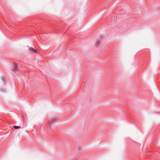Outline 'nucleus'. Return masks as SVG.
Masks as SVG:
<instances>
[{
  "label": "nucleus",
  "instance_id": "nucleus-8",
  "mask_svg": "<svg viewBox=\"0 0 160 160\" xmlns=\"http://www.w3.org/2000/svg\"><path fill=\"white\" fill-rule=\"evenodd\" d=\"M139 9L140 10V11H141V8H139ZM141 11H140V12H139V14H141Z\"/></svg>",
  "mask_w": 160,
  "mask_h": 160
},
{
  "label": "nucleus",
  "instance_id": "nucleus-4",
  "mask_svg": "<svg viewBox=\"0 0 160 160\" xmlns=\"http://www.w3.org/2000/svg\"><path fill=\"white\" fill-rule=\"evenodd\" d=\"M101 42L99 40H98L95 43V45L97 47H98L99 46V45L100 44Z\"/></svg>",
  "mask_w": 160,
  "mask_h": 160
},
{
  "label": "nucleus",
  "instance_id": "nucleus-6",
  "mask_svg": "<svg viewBox=\"0 0 160 160\" xmlns=\"http://www.w3.org/2000/svg\"><path fill=\"white\" fill-rule=\"evenodd\" d=\"M13 127L15 129H17L21 128V127L19 126H17L15 125Z\"/></svg>",
  "mask_w": 160,
  "mask_h": 160
},
{
  "label": "nucleus",
  "instance_id": "nucleus-9",
  "mask_svg": "<svg viewBox=\"0 0 160 160\" xmlns=\"http://www.w3.org/2000/svg\"><path fill=\"white\" fill-rule=\"evenodd\" d=\"M100 39H101V40L102 39H103V38H102V37H100Z\"/></svg>",
  "mask_w": 160,
  "mask_h": 160
},
{
  "label": "nucleus",
  "instance_id": "nucleus-5",
  "mask_svg": "<svg viewBox=\"0 0 160 160\" xmlns=\"http://www.w3.org/2000/svg\"><path fill=\"white\" fill-rule=\"evenodd\" d=\"M29 50L31 51L32 52H36V50L32 48H29Z\"/></svg>",
  "mask_w": 160,
  "mask_h": 160
},
{
  "label": "nucleus",
  "instance_id": "nucleus-7",
  "mask_svg": "<svg viewBox=\"0 0 160 160\" xmlns=\"http://www.w3.org/2000/svg\"><path fill=\"white\" fill-rule=\"evenodd\" d=\"M0 91L1 92H6V89H4L3 88H2L0 90Z\"/></svg>",
  "mask_w": 160,
  "mask_h": 160
},
{
  "label": "nucleus",
  "instance_id": "nucleus-1",
  "mask_svg": "<svg viewBox=\"0 0 160 160\" xmlns=\"http://www.w3.org/2000/svg\"><path fill=\"white\" fill-rule=\"evenodd\" d=\"M19 70V68L18 67V65L16 63H14L12 68V70L15 73H17Z\"/></svg>",
  "mask_w": 160,
  "mask_h": 160
},
{
  "label": "nucleus",
  "instance_id": "nucleus-2",
  "mask_svg": "<svg viewBox=\"0 0 160 160\" xmlns=\"http://www.w3.org/2000/svg\"><path fill=\"white\" fill-rule=\"evenodd\" d=\"M54 122L52 120H50L48 122V129H51V125L54 123Z\"/></svg>",
  "mask_w": 160,
  "mask_h": 160
},
{
  "label": "nucleus",
  "instance_id": "nucleus-10",
  "mask_svg": "<svg viewBox=\"0 0 160 160\" xmlns=\"http://www.w3.org/2000/svg\"><path fill=\"white\" fill-rule=\"evenodd\" d=\"M156 113H158V112H156Z\"/></svg>",
  "mask_w": 160,
  "mask_h": 160
},
{
  "label": "nucleus",
  "instance_id": "nucleus-3",
  "mask_svg": "<svg viewBox=\"0 0 160 160\" xmlns=\"http://www.w3.org/2000/svg\"><path fill=\"white\" fill-rule=\"evenodd\" d=\"M2 80L3 81L4 83H5L6 82H7V81L6 78L3 76V77L1 78Z\"/></svg>",
  "mask_w": 160,
  "mask_h": 160
}]
</instances>
